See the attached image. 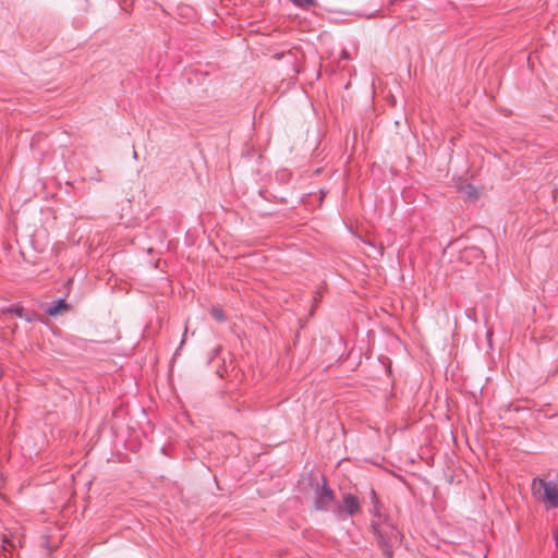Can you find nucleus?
<instances>
[{"label": "nucleus", "instance_id": "obj_1", "mask_svg": "<svg viewBox=\"0 0 558 558\" xmlns=\"http://www.w3.org/2000/svg\"><path fill=\"white\" fill-rule=\"evenodd\" d=\"M380 507V502L373 505L371 512L377 520L372 521L371 527L386 558H392V541L397 539L398 531L386 517L381 515Z\"/></svg>", "mask_w": 558, "mask_h": 558}, {"label": "nucleus", "instance_id": "obj_2", "mask_svg": "<svg viewBox=\"0 0 558 558\" xmlns=\"http://www.w3.org/2000/svg\"><path fill=\"white\" fill-rule=\"evenodd\" d=\"M533 497L543 502L546 509L558 508V484L535 477L531 483Z\"/></svg>", "mask_w": 558, "mask_h": 558}, {"label": "nucleus", "instance_id": "obj_3", "mask_svg": "<svg viewBox=\"0 0 558 558\" xmlns=\"http://www.w3.org/2000/svg\"><path fill=\"white\" fill-rule=\"evenodd\" d=\"M361 511V504L356 496L352 494H344L342 500L335 508V515L339 520H345L348 517H353Z\"/></svg>", "mask_w": 558, "mask_h": 558}, {"label": "nucleus", "instance_id": "obj_4", "mask_svg": "<svg viewBox=\"0 0 558 558\" xmlns=\"http://www.w3.org/2000/svg\"><path fill=\"white\" fill-rule=\"evenodd\" d=\"M333 501L335 493L329 487L327 480L323 477L322 485L315 490L314 507L316 510L326 511Z\"/></svg>", "mask_w": 558, "mask_h": 558}, {"label": "nucleus", "instance_id": "obj_5", "mask_svg": "<svg viewBox=\"0 0 558 558\" xmlns=\"http://www.w3.org/2000/svg\"><path fill=\"white\" fill-rule=\"evenodd\" d=\"M3 313H13L20 318H24L26 322L31 323L34 320V314H25L24 308L22 306H11L3 311Z\"/></svg>", "mask_w": 558, "mask_h": 558}, {"label": "nucleus", "instance_id": "obj_6", "mask_svg": "<svg viewBox=\"0 0 558 558\" xmlns=\"http://www.w3.org/2000/svg\"><path fill=\"white\" fill-rule=\"evenodd\" d=\"M66 308H68V304L65 303V301L59 300V301L54 302L52 305H50L47 308L46 313L49 316H57L58 314L65 311Z\"/></svg>", "mask_w": 558, "mask_h": 558}, {"label": "nucleus", "instance_id": "obj_7", "mask_svg": "<svg viewBox=\"0 0 558 558\" xmlns=\"http://www.w3.org/2000/svg\"><path fill=\"white\" fill-rule=\"evenodd\" d=\"M292 3L302 9H310L316 5V0H291Z\"/></svg>", "mask_w": 558, "mask_h": 558}, {"label": "nucleus", "instance_id": "obj_8", "mask_svg": "<svg viewBox=\"0 0 558 558\" xmlns=\"http://www.w3.org/2000/svg\"><path fill=\"white\" fill-rule=\"evenodd\" d=\"M211 315H213L214 318H216L219 322H222L225 319L223 312L221 310H219V308L214 307L211 310Z\"/></svg>", "mask_w": 558, "mask_h": 558}, {"label": "nucleus", "instance_id": "obj_9", "mask_svg": "<svg viewBox=\"0 0 558 558\" xmlns=\"http://www.w3.org/2000/svg\"><path fill=\"white\" fill-rule=\"evenodd\" d=\"M3 549L4 550H8V546L10 547H15V544L13 543V541L9 539L7 536L3 537Z\"/></svg>", "mask_w": 558, "mask_h": 558}, {"label": "nucleus", "instance_id": "obj_10", "mask_svg": "<svg viewBox=\"0 0 558 558\" xmlns=\"http://www.w3.org/2000/svg\"><path fill=\"white\" fill-rule=\"evenodd\" d=\"M371 498H372V504L373 505H378L379 504V499L377 497V494L374 489L371 490Z\"/></svg>", "mask_w": 558, "mask_h": 558}, {"label": "nucleus", "instance_id": "obj_11", "mask_svg": "<svg viewBox=\"0 0 558 558\" xmlns=\"http://www.w3.org/2000/svg\"><path fill=\"white\" fill-rule=\"evenodd\" d=\"M177 10L187 13V11H190V8L186 5H179V7H177Z\"/></svg>", "mask_w": 558, "mask_h": 558}, {"label": "nucleus", "instance_id": "obj_12", "mask_svg": "<svg viewBox=\"0 0 558 558\" xmlns=\"http://www.w3.org/2000/svg\"><path fill=\"white\" fill-rule=\"evenodd\" d=\"M341 59H349V53L347 50H342L341 52Z\"/></svg>", "mask_w": 558, "mask_h": 558}, {"label": "nucleus", "instance_id": "obj_13", "mask_svg": "<svg viewBox=\"0 0 558 558\" xmlns=\"http://www.w3.org/2000/svg\"><path fill=\"white\" fill-rule=\"evenodd\" d=\"M555 544L558 547V532L555 534Z\"/></svg>", "mask_w": 558, "mask_h": 558}]
</instances>
